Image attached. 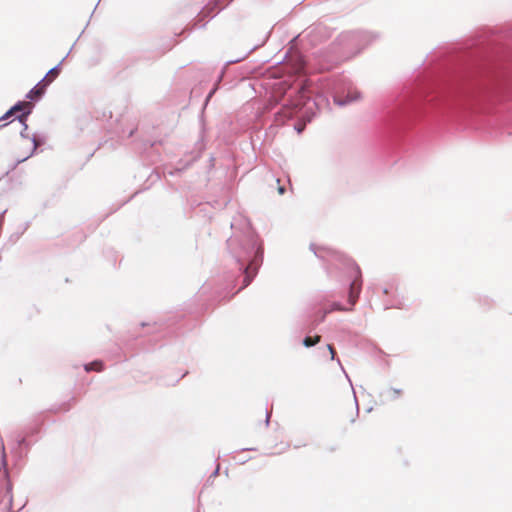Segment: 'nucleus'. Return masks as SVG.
<instances>
[{"label":"nucleus","instance_id":"1","mask_svg":"<svg viewBox=\"0 0 512 512\" xmlns=\"http://www.w3.org/2000/svg\"><path fill=\"white\" fill-rule=\"evenodd\" d=\"M32 107H33V105L31 102H27V101L19 102L5 114L4 118H8L12 115H16L17 113H20L19 115H17V118L19 119V121L22 124L25 125L26 118L31 113Z\"/></svg>","mask_w":512,"mask_h":512},{"label":"nucleus","instance_id":"2","mask_svg":"<svg viewBox=\"0 0 512 512\" xmlns=\"http://www.w3.org/2000/svg\"><path fill=\"white\" fill-rule=\"evenodd\" d=\"M355 278L352 281L349 289L348 302L351 306H354L359 298L361 288H362V280L359 269L355 271Z\"/></svg>","mask_w":512,"mask_h":512},{"label":"nucleus","instance_id":"3","mask_svg":"<svg viewBox=\"0 0 512 512\" xmlns=\"http://www.w3.org/2000/svg\"><path fill=\"white\" fill-rule=\"evenodd\" d=\"M47 87L48 85L41 80L33 89L29 91L27 98L31 100L40 98L45 93Z\"/></svg>","mask_w":512,"mask_h":512},{"label":"nucleus","instance_id":"4","mask_svg":"<svg viewBox=\"0 0 512 512\" xmlns=\"http://www.w3.org/2000/svg\"><path fill=\"white\" fill-rule=\"evenodd\" d=\"M59 74L60 68L59 66H56L48 71L42 81L49 86L58 77Z\"/></svg>","mask_w":512,"mask_h":512},{"label":"nucleus","instance_id":"5","mask_svg":"<svg viewBox=\"0 0 512 512\" xmlns=\"http://www.w3.org/2000/svg\"><path fill=\"white\" fill-rule=\"evenodd\" d=\"M85 370L87 372L97 371L100 372L103 370V363L101 361H93L85 365Z\"/></svg>","mask_w":512,"mask_h":512},{"label":"nucleus","instance_id":"6","mask_svg":"<svg viewBox=\"0 0 512 512\" xmlns=\"http://www.w3.org/2000/svg\"><path fill=\"white\" fill-rule=\"evenodd\" d=\"M344 310H345V309H344V308H342V307L340 306V304H338V303H333V305L331 306V308H329V309H325V310L322 312V314H321L320 318L318 319V322H322V321L325 319L326 315H327L328 313L332 312V311H344Z\"/></svg>","mask_w":512,"mask_h":512},{"label":"nucleus","instance_id":"7","mask_svg":"<svg viewBox=\"0 0 512 512\" xmlns=\"http://www.w3.org/2000/svg\"><path fill=\"white\" fill-rule=\"evenodd\" d=\"M295 108L296 106L290 107L286 106L281 109V111L278 113V116H284L285 118H291L295 114Z\"/></svg>","mask_w":512,"mask_h":512},{"label":"nucleus","instance_id":"8","mask_svg":"<svg viewBox=\"0 0 512 512\" xmlns=\"http://www.w3.org/2000/svg\"><path fill=\"white\" fill-rule=\"evenodd\" d=\"M321 340V336L319 335H316L314 337H305V339L303 340V344L306 346V347H311V346H314L316 345L317 343H319Z\"/></svg>","mask_w":512,"mask_h":512},{"label":"nucleus","instance_id":"9","mask_svg":"<svg viewBox=\"0 0 512 512\" xmlns=\"http://www.w3.org/2000/svg\"><path fill=\"white\" fill-rule=\"evenodd\" d=\"M357 415H358V411L357 410H352L351 413H350L349 421L351 423H353L355 421V417Z\"/></svg>","mask_w":512,"mask_h":512},{"label":"nucleus","instance_id":"10","mask_svg":"<svg viewBox=\"0 0 512 512\" xmlns=\"http://www.w3.org/2000/svg\"><path fill=\"white\" fill-rule=\"evenodd\" d=\"M327 347H328L329 353L331 354V359H334L335 354H336L334 347L331 344H329Z\"/></svg>","mask_w":512,"mask_h":512},{"label":"nucleus","instance_id":"11","mask_svg":"<svg viewBox=\"0 0 512 512\" xmlns=\"http://www.w3.org/2000/svg\"><path fill=\"white\" fill-rule=\"evenodd\" d=\"M390 308L402 309L403 308V303L398 302V303H396L394 305L386 307V309H390Z\"/></svg>","mask_w":512,"mask_h":512},{"label":"nucleus","instance_id":"12","mask_svg":"<svg viewBox=\"0 0 512 512\" xmlns=\"http://www.w3.org/2000/svg\"><path fill=\"white\" fill-rule=\"evenodd\" d=\"M305 124H299L296 126L298 133H301L304 130Z\"/></svg>","mask_w":512,"mask_h":512},{"label":"nucleus","instance_id":"13","mask_svg":"<svg viewBox=\"0 0 512 512\" xmlns=\"http://www.w3.org/2000/svg\"><path fill=\"white\" fill-rule=\"evenodd\" d=\"M278 192H279L280 195L284 194L285 188L283 186L279 185Z\"/></svg>","mask_w":512,"mask_h":512},{"label":"nucleus","instance_id":"14","mask_svg":"<svg viewBox=\"0 0 512 512\" xmlns=\"http://www.w3.org/2000/svg\"><path fill=\"white\" fill-rule=\"evenodd\" d=\"M383 292L384 294L388 295L390 293V290L388 288H385Z\"/></svg>","mask_w":512,"mask_h":512},{"label":"nucleus","instance_id":"15","mask_svg":"<svg viewBox=\"0 0 512 512\" xmlns=\"http://www.w3.org/2000/svg\"><path fill=\"white\" fill-rule=\"evenodd\" d=\"M36 147H37V144L34 142V143H33V148H32V149H33V151L36 149Z\"/></svg>","mask_w":512,"mask_h":512},{"label":"nucleus","instance_id":"16","mask_svg":"<svg viewBox=\"0 0 512 512\" xmlns=\"http://www.w3.org/2000/svg\"><path fill=\"white\" fill-rule=\"evenodd\" d=\"M354 100H356V97H354V98H350V99H349V102H350V101H354Z\"/></svg>","mask_w":512,"mask_h":512}]
</instances>
